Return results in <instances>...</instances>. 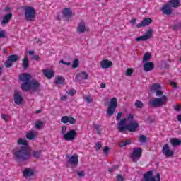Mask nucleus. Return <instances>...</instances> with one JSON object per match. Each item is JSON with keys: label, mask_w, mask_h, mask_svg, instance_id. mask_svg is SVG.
<instances>
[{"label": "nucleus", "mask_w": 181, "mask_h": 181, "mask_svg": "<svg viewBox=\"0 0 181 181\" xmlns=\"http://www.w3.org/2000/svg\"><path fill=\"white\" fill-rule=\"evenodd\" d=\"M18 145H23L21 148L14 151L13 155L18 162H25L30 158V149L28 141L23 139H19L17 141Z\"/></svg>", "instance_id": "f257e3e1"}, {"label": "nucleus", "mask_w": 181, "mask_h": 181, "mask_svg": "<svg viewBox=\"0 0 181 181\" xmlns=\"http://www.w3.org/2000/svg\"><path fill=\"white\" fill-rule=\"evenodd\" d=\"M127 121L129 122L128 124H127V119H122L118 123L117 129H119V132H125V131H129V132H135L136 129L139 127V124L136 121H134V115L129 114L127 118Z\"/></svg>", "instance_id": "f03ea898"}, {"label": "nucleus", "mask_w": 181, "mask_h": 181, "mask_svg": "<svg viewBox=\"0 0 181 181\" xmlns=\"http://www.w3.org/2000/svg\"><path fill=\"white\" fill-rule=\"evenodd\" d=\"M154 93H156V97L160 98H155L149 101V104L153 108H160V107H163L168 104V97L163 95L162 89H159Z\"/></svg>", "instance_id": "7ed1b4c3"}, {"label": "nucleus", "mask_w": 181, "mask_h": 181, "mask_svg": "<svg viewBox=\"0 0 181 181\" xmlns=\"http://www.w3.org/2000/svg\"><path fill=\"white\" fill-rule=\"evenodd\" d=\"M20 81H22L23 83L21 84V90L23 91H28L30 90V80L32 78V76L29 74H22L20 75Z\"/></svg>", "instance_id": "20e7f679"}, {"label": "nucleus", "mask_w": 181, "mask_h": 181, "mask_svg": "<svg viewBox=\"0 0 181 181\" xmlns=\"http://www.w3.org/2000/svg\"><path fill=\"white\" fill-rule=\"evenodd\" d=\"M25 19L27 22H33L36 16V10L30 6H24Z\"/></svg>", "instance_id": "39448f33"}, {"label": "nucleus", "mask_w": 181, "mask_h": 181, "mask_svg": "<svg viewBox=\"0 0 181 181\" xmlns=\"http://www.w3.org/2000/svg\"><path fill=\"white\" fill-rule=\"evenodd\" d=\"M65 156L66 159H68L66 164V168H69V165H70L72 169H74V168H77L78 165V155L74 154L72 156L70 157V155L66 154Z\"/></svg>", "instance_id": "423d86ee"}, {"label": "nucleus", "mask_w": 181, "mask_h": 181, "mask_svg": "<svg viewBox=\"0 0 181 181\" xmlns=\"http://www.w3.org/2000/svg\"><path fill=\"white\" fill-rule=\"evenodd\" d=\"M117 107H118V102H117V98H112L110 100V103L107 110V115H109V117H112V115H114V113L117 110Z\"/></svg>", "instance_id": "0eeeda50"}, {"label": "nucleus", "mask_w": 181, "mask_h": 181, "mask_svg": "<svg viewBox=\"0 0 181 181\" xmlns=\"http://www.w3.org/2000/svg\"><path fill=\"white\" fill-rule=\"evenodd\" d=\"M144 181H160V174L157 173L156 176L153 177V172L147 171L143 175Z\"/></svg>", "instance_id": "6e6552de"}, {"label": "nucleus", "mask_w": 181, "mask_h": 181, "mask_svg": "<svg viewBox=\"0 0 181 181\" xmlns=\"http://www.w3.org/2000/svg\"><path fill=\"white\" fill-rule=\"evenodd\" d=\"M141 156H142V149L139 148H134L131 155V158L133 162L136 163V162L141 159Z\"/></svg>", "instance_id": "1a4fd4ad"}, {"label": "nucleus", "mask_w": 181, "mask_h": 181, "mask_svg": "<svg viewBox=\"0 0 181 181\" xmlns=\"http://www.w3.org/2000/svg\"><path fill=\"white\" fill-rule=\"evenodd\" d=\"M77 136V132L75 129H71L64 136V139L65 141H74L76 139V136Z\"/></svg>", "instance_id": "9d476101"}, {"label": "nucleus", "mask_w": 181, "mask_h": 181, "mask_svg": "<svg viewBox=\"0 0 181 181\" xmlns=\"http://www.w3.org/2000/svg\"><path fill=\"white\" fill-rule=\"evenodd\" d=\"M162 153L166 156V158H172L173 156V151L169 148V144H165L162 148Z\"/></svg>", "instance_id": "9b49d317"}, {"label": "nucleus", "mask_w": 181, "mask_h": 181, "mask_svg": "<svg viewBox=\"0 0 181 181\" xmlns=\"http://www.w3.org/2000/svg\"><path fill=\"white\" fill-rule=\"evenodd\" d=\"M152 36V30H148L146 31V35L140 36L135 39L136 42H145L148 39H151Z\"/></svg>", "instance_id": "f8f14e48"}, {"label": "nucleus", "mask_w": 181, "mask_h": 181, "mask_svg": "<svg viewBox=\"0 0 181 181\" xmlns=\"http://www.w3.org/2000/svg\"><path fill=\"white\" fill-rule=\"evenodd\" d=\"M76 122V119L70 116H64L61 119V122H62V124L69 123V124H71L72 125H75Z\"/></svg>", "instance_id": "ddd939ff"}, {"label": "nucleus", "mask_w": 181, "mask_h": 181, "mask_svg": "<svg viewBox=\"0 0 181 181\" xmlns=\"http://www.w3.org/2000/svg\"><path fill=\"white\" fill-rule=\"evenodd\" d=\"M152 22H153L152 18H146L143 19V21L140 23L137 24L136 25V28H145V26H148V25H151V23H152Z\"/></svg>", "instance_id": "4468645a"}, {"label": "nucleus", "mask_w": 181, "mask_h": 181, "mask_svg": "<svg viewBox=\"0 0 181 181\" xmlns=\"http://www.w3.org/2000/svg\"><path fill=\"white\" fill-rule=\"evenodd\" d=\"M23 101V98H22V94L18 91H15L14 93V103L17 105H21Z\"/></svg>", "instance_id": "2eb2a0df"}, {"label": "nucleus", "mask_w": 181, "mask_h": 181, "mask_svg": "<svg viewBox=\"0 0 181 181\" xmlns=\"http://www.w3.org/2000/svg\"><path fill=\"white\" fill-rule=\"evenodd\" d=\"M161 11H162L164 15H167V16L172 15V7H170V6L168 4L164 5L162 7Z\"/></svg>", "instance_id": "dca6fc26"}, {"label": "nucleus", "mask_w": 181, "mask_h": 181, "mask_svg": "<svg viewBox=\"0 0 181 181\" xmlns=\"http://www.w3.org/2000/svg\"><path fill=\"white\" fill-rule=\"evenodd\" d=\"M112 66V62L108 59H103L100 62V67L102 69H110Z\"/></svg>", "instance_id": "f3484780"}, {"label": "nucleus", "mask_w": 181, "mask_h": 181, "mask_svg": "<svg viewBox=\"0 0 181 181\" xmlns=\"http://www.w3.org/2000/svg\"><path fill=\"white\" fill-rule=\"evenodd\" d=\"M153 69H155V64H153V62H148L144 64V71H151V70H153Z\"/></svg>", "instance_id": "a211bd4d"}, {"label": "nucleus", "mask_w": 181, "mask_h": 181, "mask_svg": "<svg viewBox=\"0 0 181 181\" xmlns=\"http://www.w3.org/2000/svg\"><path fill=\"white\" fill-rule=\"evenodd\" d=\"M87 78H88V74H87V72L83 71L76 75V80L78 81H83V80H87Z\"/></svg>", "instance_id": "6ab92c4d"}, {"label": "nucleus", "mask_w": 181, "mask_h": 181, "mask_svg": "<svg viewBox=\"0 0 181 181\" xmlns=\"http://www.w3.org/2000/svg\"><path fill=\"white\" fill-rule=\"evenodd\" d=\"M40 87V83L37 81L32 80L30 81V89L33 91H36L37 88Z\"/></svg>", "instance_id": "aec40b11"}, {"label": "nucleus", "mask_w": 181, "mask_h": 181, "mask_svg": "<svg viewBox=\"0 0 181 181\" xmlns=\"http://www.w3.org/2000/svg\"><path fill=\"white\" fill-rule=\"evenodd\" d=\"M42 73L44 76H45L49 80L54 77V72H53L52 70L45 69L42 71Z\"/></svg>", "instance_id": "412c9836"}, {"label": "nucleus", "mask_w": 181, "mask_h": 181, "mask_svg": "<svg viewBox=\"0 0 181 181\" xmlns=\"http://www.w3.org/2000/svg\"><path fill=\"white\" fill-rule=\"evenodd\" d=\"M78 33H84L86 32V23L84 21H81V23L78 25Z\"/></svg>", "instance_id": "4be33fe9"}, {"label": "nucleus", "mask_w": 181, "mask_h": 181, "mask_svg": "<svg viewBox=\"0 0 181 181\" xmlns=\"http://www.w3.org/2000/svg\"><path fill=\"white\" fill-rule=\"evenodd\" d=\"M11 18H12V13H9L6 16H4L1 21V25H6V23H9Z\"/></svg>", "instance_id": "5701e85b"}, {"label": "nucleus", "mask_w": 181, "mask_h": 181, "mask_svg": "<svg viewBox=\"0 0 181 181\" xmlns=\"http://www.w3.org/2000/svg\"><path fill=\"white\" fill-rule=\"evenodd\" d=\"M170 143L173 148H176V146H180L181 140L177 138H173L170 139Z\"/></svg>", "instance_id": "b1692460"}, {"label": "nucleus", "mask_w": 181, "mask_h": 181, "mask_svg": "<svg viewBox=\"0 0 181 181\" xmlns=\"http://www.w3.org/2000/svg\"><path fill=\"white\" fill-rule=\"evenodd\" d=\"M62 15L64 18H71V15H73V11L70 8H66L62 11Z\"/></svg>", "instance_id": "393cba45"}, {"label": "nucleus", "mask_w": 181, "mask_h": 181, "mask_svg": "<svg viewBox=\"0 0 181 181\" xmlns=\"http://www.w3.org/2000/svg\"><path fill=\"white\" fill-rule=\"evenodd\" d=\"M168 5L171 8H177L180 5V0H170Z\"/></svg>", "instance_id": "a878e982"}, {"label": "nucleus", "mask_w": 181, "mask_h": 181, "mask_svg": "<svg viewBox=\"0 0 181 181\" xmlns=\"http://www.w3.org/2000/svg\"><path fill=\"white\" fill-rule=\"evenodd\" d=\"M22 67L24 70H28L29 68V59L28 56H25L22 63Z\"/></svg>", "instance_id": "bb28decb"}, {"label": "nucleus", "mask_w": 181, "mask_h": 181, "mask_svg": "<svg viewBox=\"0 0 181 181\" xmlns=\"http://www.w3.org/2000/svg\"><path fill=\"white\" fill-rule=\"evenodd\" d=\"M20 57L18 54H12L8 57V60L12 63H15L19 60Z\"/></svg>", "instance_id": "cd10ccee"}, {"label": "nucleus", "mask_w": 181, "mask_h": 181, "mask_svg": "<svg viewBox=\"0 0 181 181\" xmlns=\"http://www.w3.org/2000/svg\"><path fill=\"white\" fill-rule=\"evenodd\" d=\"M34 173H35L33 172V170H32V169L30 168H26L23 172V175L25 177H30V176H33Z\"/></svg>", "instance_id": "c85d7f7f"}, {"label": "nucleus", "mask_w": 181, "mask_h": 181, "mask_svg": "<svg viewBox=\"0 0 181 181\" xmlns=\"http://www.w3.org/2000/svg\"><path fill=\"white\" fill-rule=\"evenodd\" d=\"M158 90H162V86H160V84L159 83H153L151 86V90L153 93H156V91H158Z\"/></svg>", "instance_id": "c756f323"}, {"label": "nucleus", "mask_w": 181, "mask_h": 181, "mask_svg": "<svg viewBox=\"0 0 181 181\" xmlns=\"http://www.w3.org/2000/svg\"><path fill=\"white\" fill-rule=\"evenodd\" d=\"M132 141L131 139H127L126 141H122L119 143V148H124V146H127V145H131Z\"/></svg>", "instance_id": "7c9ffc66"}, {"label": "nucleus", "mask_w": 181, "mask_h": 181, "mask_svg": "<svg viewBox=\"0 0 181 181\" xmlns=\"http://www.w3.org/2000/svg\"><path fill=\"white\" fill-rule=\"evenodd\" d=\"M25 138H27V139H29L30 141H32L33 139H35V138H36V134H35L34 132H30L27 133V134L25 135Z\"/></svg>", "instance_id": "2f4dec72"}, {"label": "nucleus", "mask_w": 181, "mask_h": 181, "mask_svg": "<svg viewBox=\"0 0 181 181\" xmlns=\"http://www.w3.org/2000/svg\"><path fill=\"white\" fill-rule=\"evenodd\" d=\"M42 153V150H34L33 151V156L35 159H39L40 158V154Z\"/></svg>", "instance_id": "473e14b6"}, {"label": "nucleus", "mask_w": 181, "mask_h": 181, "mask_svg": "<svg viewBox=\"0 0 181 181\" xmlns=\"http://www.w3.org/2000/svg\"><path fill=\"white\" fill-rule=\"evenodd\" d=\"M64 83V78L63 76H58L56 77L55 83L57 85L63 84Z\"/></svg>", "instance_id": "72a5a7b5"}, {"label": "nucleus", "mask_w": 181, "mask_h": 181, "mask_svg": "<svg viewBox=\"0 0 181 181\" xmlns=\"http://www.w3.org/2000/svg\"><path fill=\"white\" fill-rule=\"evenodd\" d=\"M134 107L141 110L144 107V103H142L141 100H136L134 103Z\"/></svg>", "instance_id": "f704fd0d"}, {"label": "nucleus", "mask_w": 181, "mask_h": 181, "mask_svg": "<svg viewBox=\"0 0 181 181\" xmlns=\"http://www.w3.org/2000/svg\"><path fill=\"white\" fill-rule=\"evenodd\" d=\"M152 59V55L149 53H145L143 57V62H149Z\"/></svg>", "instance_id": "c9c22d12"}, {"label": "nucleus", "mask_w": 181, "mask_h": 181, "mask_svg": "<svg viewBox=\"0 0 181 181\" xmlns=\"http://www.w3.org/2000/svg\"><path fill=\"white\" fill-rule=\"evenodd\" d=\"M80 65V60L78 59H75L72 63V69H77Z\"/></svg>", "instance_id": "e433bc0d"}, {"label": "nucleus", "mask_w": 181, "mask_h": 181, "mask_svg": "<svg viewBox=\"0 0 181 181\" xmlns=\"http://www.w3.org/2000/svg\"><path fill=\"white\" fill-rule=\"evenodd\" d=\"M146 141H147L146 136L144 134L140 135L139 138V142H141V144H146Z\"/></svg>", "instance_id": "4c0bfd02"}, {"label": "nucleus", "mask_w": 181, "mask_h": 181, "mask_svg": "<svg viewBox=\"0 0 181 181\" xmlns=\"http://www.w3.org/2000/svg\"><path fill=\"white\" fill-rule=\"evenodd\" d=\"M13 63L11 62V61H9V59H8L5 62V66L6 69H11V66H13Z\"/></svg>", "instance_id": "58836bf2"}, {"label": "nucleus", "mask_w": 181, "mask_h": 181, "mask_svg": "<svg viewBox=\"0 0 181 181\" xmlns=\"http://www.w3.org/2000/svg\"><path fill=\"white\" fill-rule=\"evenodd\" d=\"M42 127H43V122L37 121L35 123V128H37V129H40V128H42Z\"/></svg>", "instance_id": "ea45409f"}, {"label": "nucleus", "mask_w": 181, "mask_h": 181, "mask_svg": "<svg viewBox=\"0 0 181 181\" xmlns=\"http://www.w3.org/2000/svg\"><path fill=\"white\" fill-rule=\"evenodd\" d=\"M132 73H134V71L132 70V69L129 68L127 69V70L126 71V76H127L128 77L132 76Z\"/></svg>", "instance_id": "a19ab883"}, {"label": "nucleus", "mask_w": 181, "mask_h": 181, "mask_svg": "<svg viewBox=\"0 0 181 181\" xmlns=\"http://www.w3.org/2000/svg\"><path fill=\"white\" fill-rule=\"evenodd\" d=\"M83 99L86 103H88V104H91V103H93V100L91 98H90V96H85Z\"/></svg>", "instance_id": "79ce46f5"}, {"label": "nucleus", "mask_w": 181, "mask_h": 181, "mask_svg": "<svg viewBox=\"0 0 181 181\" xmlns=\"http://www.w3.org/2000/svg\"><path fill=\"white\" fill-rule=\"evenodd\" d=\"M67 131V127L66 126H63L62 127V132L61 134L63 135V136L64 137V135H66V132Z\"/></svg>", "instance_id": "37998d69"}, {"label": "nucleus", "mask_w": 181, "mask_h": 181, "mask_svg": "<svg viewBox=\"0 0 181 181\" xmlns=\"http://www.w3.org/2000/svg\"><path fill=\"white\" fill-rule=\"evenodd\" d=\"M93 127H94L95 129L97 131L98 134L100 135V134H101V131L100 130L99 124H94Z\"/></svg>", "instance_id": "c03bdc74"}, {"label": "nucleus", "mask_w": 181, "mask_h": 181, "mask_svg": "<svg viewBox=\"0 0 181 181\" xmlns=\"http://www.w3.org/2000/svg\"><path fill=\"white\" fill-rule=\"evenodd\" d=\"M77 175L79 177H84V176H86V173H84V171L81 170V171H78L77 172Z\"/></svg>", "instance_id": "a18cd8bd"}, {"label": "nucleus", "mask_w": 181, "mask_h": 181, "mask_svg": "<svg viewBox=\"0 0 181 181\" xmlns=\"http://www.w3.org/2000/svg\"><path fill=\"white\" fill-rule=\"evenodd\" d=\"M67 93L69 95H74V94H76V93H77V91H76V90H74V89H71V90H68Z\"/></svg>", "instance_id": "49530a36"}, {"label": "nucleus", "mask_w": 181, "mask_h": 181, "mask_svg": "<svg viewBox=\"0 0 181 181\" xmlns=\"http://www.w3.org/2000/svg\"><path fill=\"white\" fill-rule=\"evenodd\" d=\"M101 146H102V145H101V142H98L97 144H96V145H95V150L96 151H100V149H101Z\"/></svg>", "instance_id": "de8ad7c7"}, {"label": "nucleus", "mask_w": 181, "mask_h": 181, "mask_svg": "<svg viewBox=\"0 0 181 181\" xmlns=\"http://www.w3.org/2000/svg\"><path fill=\"white\" fill-rule=\"evenodd\" d=\"M103 152H104V153H105V155H107V153H109V152H110V147L105 146L103 148Z\"/></svg>", "instance_id": "09e8293b"}, {"label": "nucleus", "mask_w": 181, "mask_h": 181, "mask_svg": "<svg viewBox=\"0 0 181 181\" xmlns=\"http://www.w3.org/2000/svg\"><path fill=\"white\" fill-rule=\"evenodd\" d=\"M60 63H62V64H65V66H71V62H64V60H63V59H61L60 61H59V64Z\"/></svg>", "instance_id": "8fccbe9b"}, {"label": "nucleus", "mask_w": 181, "mask_h": 181, "mask_svg": "<svg viewBox=\"0 0 181 181\" xmlns=\"http://www.w3.org/2000/svg\"><path fill=\"white\" fill-rule=\"evenodd\" d=\"M121 117H122V112H119L116 116V121H119V119H121Z\"/></svg>", "instance_id": "3c124183"}, {"label": "nucleus", "mask_w": 181, "mask_h": 181, "mask_svg": "<svg viewBox=\"0 0 181 181\" xmlns=\"http://www.w3.org/2000/svg\"><path fill=\"white\" fill-rule=\"evenodd\" d=\"M117 169H118V165H115L109 169V172H114V170H117Z\"/></svg>", "instance_id": "603ef678"}, {"label": "nucleus", "mask_w": 181, "mask_h": 181, "mask_svg": "<svg viewBox=\"0 0 181 181\" xmlns=\"http://www.w3.org/2000/svg\"><path fill=\"white\" fill-rule=\"evenodd\" d=\"M170 86H171V87H173L174 88H176V87H177V85L172 81H170Z\"/></svg>", "instance_id": "864d4df0"}, {"label": "nucleus", "mask_w": 181, "mask_h": 181, "mask_svg": "<svg viewBox=\"0 0 181 181\" xmlns=\"http://www.w3.org/2000/svg\"><path fill=\"white\" fill-rule=\"evenodd\" d=\"M2 37H5V31L0 30V39Z\"/></svg>", "instance_id": "5fc2aeb1"}, {"label": "nucleus", "mask_w": 181, "mask_h": 181, "mask_svg": "<svg viewBox=\"0 0 181 181\" xmlns=\"http://www.w3.org/2000/svg\"><path fill=\"white\" fill-rule=\"evenodd\" d=\"M179 28H180V25L176 24L173 26V30H177L179 29Z\"/></svg>", "instance_id": "6e6d98bb"}, {"label": "nucleus", "mask_w": 181, "mask_h": 181, "mask_svg": "<svg viewBox=\"0 0 181 181\" xmlns=\"http://www.w3.org/2000/svg\"><path fill=\"white\" fill-rule=\"evenodd\" d=\"M174 107H175L174 108H175V111H177L178 112H179V111H180V106L176 105Z\"/></svg>", "instance_id": "4d7b16f0"}, {"label": "nucleus", "mask_w": 181, "mask_h": 181, "mask_svg": "<svg viewBox=\"0 0 181 181\" xmlns=\"http://www.w3.org/2000/svg\"><path fill=\"white\" fill-rule=\"evenodd\" d=\"M117 181H122L123 180V178H122V175H117Z\"/></svg>", "instance_id": "13d9d810"}, {"label": "nucleus", "mask_w": 181, "mask_h": 181, "mask_svg": "<svg viewBox=\"0 0 181 181\" xmlns=\"http://www.w3.org/2000/svg\"><path fill=\"white\" fill-rule=\"evenodd\" d=\"M130 23H132V25H135V23H136V18L132 19Z\"/></svg>", "instance_id": "bf43d9fd"}, {"label": "nucleus", "mask_w": 181, "mask_h": 181, "mask_svg": "<svg viewBox=\"0 0 181 181\" xmlns=\"http://www.w3.org/2000/svg\"><path fill=\"white\" fill-rule=\"evenodd\" d=\"M1 118L2 119H4V121H6L7 118H8V115H1Z\"/></svg>", "instance_id": "052dcab7"}, {"label": "nucleus", "mask_w": 181, "mask_h": 181, "mask_svg": "<svg viewBox=\"0 0 181 181\" xmlns=\"http://www.w3.org/2000/svg\"><path fill=\"white\" fill-rule=\"evenodd\" d=\"M33 59H34V60H39L40 57L39 55H33Z\"/></svg>", "instance_id": "680f3d73"}, {"label": "nucleus", "mask_w": 181, "mask_h": 181, "mask_svg": "<svg viewBox=\"0 0 181 181\" xmlns=\"http://www.w3.org/2000/svg\"><path fill=\"white\" fill-rule=\"evenodd\" d=\"M61 100L62 101H66V100H67V95H63L61 97Z\"/></svg>", "instance_id": "e2e57ef3"}, {"label": "nucleus", "mask_w": 181, "mask_h": 181, "mask_svg": "<svg viewBox=\"0 0 181 181\" xmlns=\"http://www.w3.org/2000/svg\"><path fill=\"white\" fill-rule=\"evenodd\" d=\"M28 54H30V56H33L35 54V51L30 50L28 51Z\"/></svg>", "instance_id": "0e129e2a"}, {"label": "nucleus", "mask_w": 181, "mask_h": 181, "mask_svg": "<svg viewBox=\"0 0 181 181\" xmlns=\"http://www.w3.org/2000/svg\"><path fill=\"white\" fill-rule=\"evenodd\" d=\"M105 87H106L105 83H102L100 84V88H105Z\"/></svg>", "instance_id": "69168bd1"}, {"label": "nucleus", "mask_w": 181, "mask_h": 181, "mask_svg": "<svg viewBox=\"0 0 181 181\" xmlns=\"http://www.w3.org/2000/svg\"><path fill=\"white\" fill-rule=\"evenodd\" d=\"M177 119L180 122H181V114L177 115Z\"/></svg>", "instance_id": "338daca9"}, {"label": "nucleus", "mask_w": 181, "mask_h": 181, "mask_svg": "<svg viewBox=\"0 0 181 181\" xmlns=\"http://www.w3.org/2000/svg\"><path fill=\"white\" fill-rule=\"evenodd\" d=\"M3 53H4V54H8V50H6V49L4 48Z\"/></svg>", "instance_id": "774afa93"}]
</instances>
